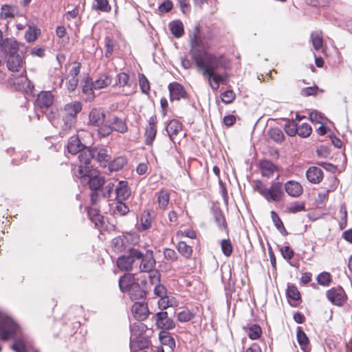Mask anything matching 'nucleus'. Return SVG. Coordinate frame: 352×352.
<instances>
[{"instance_id": "nucleus-1", "label": "nucleus", "mask_w": 352, "mask_h": 352, "mask_svg": "<svg viewBox=\"0 0 352 352\" xmlns=\"http://www.w3.org/2000/svg\"><path fill=\"white\" fill-rule=\"evenodd\" d=\"M28 47L14 38H3L0 30V56L4 58L8 70L19 72L23 67L25 55Z\"/></svg>"}, {"instance_id": "nucleus-2", "label": "nucleus", "mask_w": 352, "mask_h": 352, "mask_svg": "<svg viewBox=\"0 0 352 352\" xmlns=\"http://www.w3.org/2000/svg\"><path fill=\"white\" fill-rule=\"evenodd\" d=\"M195 58V63L196 65L202 69L203 74L209 76V74L217 72L219 68H224L225 63L223 56H215L212 54L206 52L200 58L194 55Z\"/></svg>"}, {"instance_id": "nucleus-3", "label": "nucleus", "mask_w": 352, "mask_h": 352, "mask_svg": "<svg viewBox=\"0 0 352 352\" xmlns=\"http://www.w3.org/2000/svg\"><path fill=\"white\" fill-rule=\"evenodd\" d=\"M256 190L268 202H278L284 197L283 183L280 182H272L267 188L262 182L258 181L256 184Z\"/></svg>"}, {"instance_id": "nucleus-4", "label": "nucleus", "mask_w": 352, "mask_h": 352, "mask_svg": "<svg viewBox=\"0 0 352 352\" xmlns=\"http://www.w3.org/2000/svg\"><path fill=\"white\" fill-rule=\"evenodd\" d=\"M141 251L135 248H130L125 254L120 256L117 260V266L122 271H131L133 266H138L141 258Z\"/></svg>"}, {"instance_id": "nucleus-5", "label": "nucleus", "mask_w": 352, "mask_h": 352, "mask_svg": "<svg viewBox=\"0 0 352 352\" xmlns=\"http://www.w3.org/2000/svg\"><path fill=\"white\" fill-rule=\"evenodd\" d=\"M19 325L0 310V337L3 340L13 338L19 329Z\"/></svg>"}, {"instance_id": "nucleus-6", "label": "nucleus", "mask_w": 352, "mask_h": 352, "mask_svg": "<svg viewBox=\"0 0 352 352\" xmlns=\"http://www.w3.org/2000/svg\"><path fill=\"white\" fill-rule=\"evenodd\" d=\"M97 151V148L87 146L78 153V160L80 165L78 172V176H83L91 172V163L94 160Z\"/></svg>"}, {"instance_id": "nucleus-7", "label": "nucleus", "mask_w": 352, "mask_h": 352, "mask_svg": "<svg viewBox=\"0 0 352 352\" xmlns=\"http://www.w3.org/2000/svg\"><path fill=\"white\" fill-rule=\"evenodd\" d=\"M10 80L16 91L27 94L33 93L34 89V84L23 73L21 74H12Z\"/></svg>"}, {"instance_id": "nucleus-8", "label": "nucleus", "mask_w": 352, "mask_h": 352, "mask_svg": "<svg viewBox=\"0 0 352 352\" xmlns=\"http://www.w3.org/2000/svg\"><path fill=\"white\" fill-rule=\"evenodd\" d=\"M153 317L155 319L157 328L161 329V331H168L175 327L174 320L168 317V312L166 311H159L156 313Z\"/></svg>"}, {"instance_id": "nucleus-9", "label": "nucleus", "mask_w": 352, "mask_h": 352, "mask_svg": "<svg viewBox=\"0 0 352 352\" xmlns=\"http://www.w3.org/2000/svg\"><path fill=\"white\" fill-rule=\"evenodd\" d=\"M141 258L138 263V266L140 272H151L155 267L156 261L154 258L153 252L151 250H147L146 253L144 254L141 252Z\"/></svg>"}, {"instance_id": "nucleus-10", "label": "nucleus", "mask_w": 352, "mask_h": 352, "mask_svg": "<svg viewBox=\"0 0 352 352\" xmlns=\"http://www.w3.org/2000/svg\"><path fill=\"white\" fill-rule=\"evenodd\" d=\"M327 299L333 305L342 306L346 300V295L341 287H333L326 292Z\"/></svg>"}, {"instance_id": "nucleus-11", "label": "nucleus", "mask_w": 352, "mask_h": 352, "mask_svg": "<svg viewBox=\"0 0 352 352\" xmlns=\"http://www.w3.org/2000/svg\"><path fill=\"white\" fill-rule=\"evenodd\" d=\"M146 284V280H142L140 283L137 282V283L128 292L127 294L132 301L136 302L138 300H145L146 292L144 287Z\"/></svg>"}, {"instance_id": "nucleus-12", "label": "nucleus", "mask_w": 352, "mask_h": 352, "mask_svg": "<svg viewBox=\"0 0 352 352\" xmlns=\"http://www.w3.org/2000/svg\"><path fill=\"white\" fill-rule=\"evenodd\" d=\"M82 182L86 183L91 190H102L104 184V178L100 175H92L90 173L80 176Z\"/></svg>"}, {"instance_id": "nucleus-13", "label": "nucleus", "mask_w": 352, "mask_h": 352, "mask_svg": "<svg viewBox=\"0 0 352 352\" xmlns=\"http://www.w3.org/2000/svg\"><path fill=\"white\" fill-rule=\"evenodd\" d=\"M168 89L170 94V100H179L186 99L188 96L184 86L177 82H170L168 85Z\"/></svg>"}, {"instance_id": "nucleus-14", "label": "nucleus", "mask_w": 352, "mask_h": 352, "mask_svg": "<svg viewBox=\"0 0 352 352\" xmlns=\"http://www.w3.org/2000/svg\"><path fill=\"white\" fill-rule=\"evenodd\" d=\"M196 32H194L193 36L190 40V56L192 59L195 61V58L194 55L195 54L197 57L200 58L206 52L200 49L202 47V41L201 38L197 36V32L199 30V27L196 26L195 28Z\"/></svg>"}, {"instance_id": "nucleus-15", "label": "nucleus", "mask_w": 352, "mask_h": 352, "mask_svg": "<svg viewBox=\"0 0 352 352\" xmlns=\"http://www.w3.org/2000/svg\"><path fill=\"white\" fill-rule=\"evenodd\" d=\"M131 311L134 317L138 321L146 320L150 314L147 304L144 302V300L135 302Z\"/></svg>"}, {"instance_id": "nucleus-16", "label": "nucleus", "mask_w": 352, "mask_h": 352, "mask_svg": "<svg viewBox=\"0 0 352 352\" xmlns=\"http://www.w3.org/2000/svg\"><path fill=\"white\" fill-rule=\"evenodd\" d=\"M137 282L135 274L131 273H125L119 278V288L122 293H128V292L137 283Z\"/></svg>"}, {"instance_id": "nucleus-17", "label": "nucleus", "mask_w": 352, "mask_h": 352, "mask_svg": "<svg viewBox=\"0 0 352 352\" xmlns=\"http://www.w3.org/2000/svg\"><path fill=\"white\" fill-rule=\"evenodd\" d=\"M54 102V96L51 91H41L37 95L36 99V105L41 109H48L52 107Z\"/></svg>"}, {"instance_id": "nucleus-18", "label": "nucleus", "mask_w": 352, "mask_h": 352, "mask_svg": "<svg viewBox=\"0 0 352 352\" xmlns=\"http://www.w3.org/2000/svg\"><path fill=\"white\" fill-rule=\"evenodd\" d=\"M105 120V113L102 109H93L89 114L88 124L99 127L103 124Z\"/></svg>"}, {"instance_id": "nucleus-19", "label": "nucleus", "mask_w": 352, "mask_h": 352, "mask_svg": "<svg viewBox=\"0 0 352 352\" xmlns=\"http://www.w3.org/2000/svg\"><path fill=\"white\" fill-rule=\"evenodd\" d=\"M151 340L148 338L138 335L130 341L131 352H137L138 350L146 349L149 346Z\"/></svg>"}, {"instance_id": "nucleus-20", "label": "nucleus", "mask_w": 352, "mask_h": 352, "mask_svg": "<svg viewBox=\"0 0 352 352\" xmlns=\"http://www.w3.org/2000/svg\"><path fill=\"white\" fill-rule=\"evenodd\" d=\"M285 190L288 195L292 197H298L303 192L301 184L294 180L287 181L284 185Z\"/></svg>"}, {"instance_id": "nucleus-21", "label": "nucleus", "mask_w": 352, "mask_h": 352, "mask_svg": "<svg viewBox=\"0 0 352 352\" xmlns=\"http://www.w3.org/2000/svg\"><path fill=\"white\" fill-rule=\"evenodd\" d=\"M86 146L82 143L78 135L70 137L67 142V148L68 153L76 155L85 148Z\"/></svg>"}, {"instance_id": "nucleus-22", "label": "nucleus", "mask_w": 352, "mask_h": 352, "mask_svg": "<svg viewBox=\"0 0 352 352\" xmlns=\"http://www.w3.org/2000/svg\"><path fill=\"white\" fill-rule=\"evenodd\" d=\"M115 191L117 201H125L131 195V190L128 186V182L124 180L118 182Z\"/></svg>"}, {"instance_id": "nucleus-23", "label": "nucleus", "mask_w": 352, "mask_h": 352, "mask_svg": "<svg viewBox=\"0 0 352 352\" xmlns=\"http://www.w3.org/2000/svg\"><path fill=\"white\" fill-rule=\"evenodd\" d=\"M213 216L219 229L228 233V225L223 211L218 207L212 208Z\"/></svg>"}, {"instance_id": "nucleus-24", "label": "nucleus", "mask_w": 352, "mask_h": 352, "mask_svg": "<svg viewBox=\"0 0 352 352\" xmlns=\"http://www.w3.org/2000/svg\"><path fill=\"white\" fill-rule=\"evenodd\" d=\"M307 179L312 184H319L323 178L322 170L316 166L309 168L306 172Z\"/></svg>"}, {"instance_id": "nucleus-25", "label": "nucleus", "mask_w": 352, "mask_h": 352, "mask_svg": "<svg viewBox=\"0 0 352 352\" xmlns=\"http://www.w3.org/2000/svg\"><path fill=\"white\" fill-rule=\"evenodd\" d=\"M182 123L175 119L171 120L166 126V131L170 140H173L174 136L177 135L178 133L182 131Z\"/></svg>"}, {"instance_id": "nucleus-26", "label": "nucleus", "mask_w": 352, "mask_h": 352, "mask_svg": "<svg viewBox=\"0 0 352 352\" xmlns=\"http://www.w3.org/2000/svg\"><path fill=\"white\" fill-rule=\"evenodd\" d=\"M260 169L263 177H270L277 170V166L270 160H263L260 162Z\"/></svg>"}, {"instance_id": "nucleus-27", "label": "nucleus", "mask_w": 352, "mask_h": 352, "mask_svg": "<svg viewBox=\"0 0 352 352\" xmlns=\"http://www.w3.org/2000/svg\"><path fill=\"white\" fill-rule=\"evenodd\" d=\"M159 340L162 344L168 346L170 351H173L175 348V341L169 331H161L159 333Z\"/></svg>"}, {"instance_id": "nucleus-28", "label": "nucleus", "mask_w": 352, "mask_h": 352, "mask_svg": "<svg viewBox=\"0 0 352 352\" xmlns=\"http://www.w3.org/2000/svg\"><path fill=\"white\" fill-rule=\"evenodd\" d=\"M82 110V104L80 102L67 103L65 105L64 114L68 116L77 118V114Z\"/></svg>"}, {"instance_id": "nucleus-29", "label": "nucleus", "mask_w": 352, "mask_h": 352, "mask_svg": "<svg viewBox=\"0 0 352 352\" xmlns=\"http://www.w3.org/2000/svg\"><path fill=\"white\" fill-rule=\"evenodd\" d=\"M94 160L97 161L100 164V166L105 167L107 163H109L111 156L108 154V151L106 148H97V151Z\"/></svg>"}, {"instance_id": "nucleus-30", "label": "nucleus", "mask_w": 352, "mask_h": 352, "mask_svg": "<svg viewBox=\"0 0 352 352\" xmlns=\"http://www.w3.org/2000/svg\"><path fill=\"white\" fill-rule=\"evenodd\" d=\"M127 238L124 235L118 236L111 241V247L115 252H121L125 249Z\"/></svg>"}, {"instance_id": "nucleus-31", "label": "nucleus", "mask_w": 352, "mask_h": 352, "mask_svg": "<svg viewBox=\"0 0 352 352\" xmlns=\"http://www.w3.org/2000/svg\"><path fill=\"white\" fill-rule=\"evenodd\" d=\"M110 123L113 125V131H116L120 133H124L127 131L128 127L124 121L116 116H113Z\"/></svg>"}, {"instance_id": "nucleus-32", "label": "nucleus", "mask_w": 352, "mask_h": 352, "mask_svg": "<svg viewBox=\"0 0 352 352\" xmlns=\"http://www.w3.org/2000/svg\"><path fill=\"white\" fill-rule=\"evenodd\" d=\"M169 25L170 32L175 38H180L184 34V25L181 21H173Z\"/></svg>"}, {"instance_id": "nucleus-33", "label": "nucleus", "mask_w": 352, "mask_h": 352, "mask_svg": "<svg viewBox=\"0 0 352 352\" xmlns=\"http://www.w3.org/2000/svg\"><path fill=\"white\" fill-rule=\"evenodd\" d=\"M82 92L87 95V100H91L94 98V86L92 78L87 76L85 80V84L82 85Z\"/></svg>"}, {"instance_id": "nucleus-34", "label": "nucleus", "mask_w": 352, "mask_h": 352, "mask_svg": "<svg viewBox=\"0 0 352 352\" xmlns=\"http://www.w3.org/2000/svg\"><path fill=\"white\" fill-rule=\"evenodd\" d=\"M271 218L274 223L276 228L283 234V236H287L288 234L287 231L286 230L283 221L280 219L278 214L274 210L271 211Z\"/></svg>"}, {"instance_id": "nucleus-35", "label": "nucleus", "mask_w": 352, "mask_h": 352, "mask_svg": "<svg viewBox=\"0 0 352 352\" xmlns=\"http://www.w3.org/2000/svg\"><path fill=\"white\" fill-rule=\"evenodd\" d=\"M127 163L126 157L120 156L109 163V169L111 172L121 170Z\"/></svg>"}, {"instance_id": "nucleus-36", "label": "nucleus", "mask_w": 352, "mask_h": 352, "mask_svg": "<svg viewBox=\"0 0 352 352\" xmlns=\"http://www.w3.org/2000/svg\"><path fill=\"white\" fill-rule=\"evenodd\" d=\"M267 133L270 138L276 143H282L285 139L283 131L278 127L270 128Z\"/></svg>"}, {"instance_id": "nucleus-37", "label": "nucleus", "mask_w": 352, "mask_h": 352, "mask_svg": "<svg viewBox=\"0 0 352 352\" xmlns=\"http://www.w3.org/2000/svg\"><path fill=\"white\" fill-rule=\"evenodd\" d=\"M112 82V78L109 76H102L95 81H93L94 89H100L108 87Z\"/></svg>"}, {"instance_id": "nucleus-38", "label": "nucleus", "mask_w": 352, "mask_h": 352, "mask_svg": "<svg viewBox=\"0 0 352 352\" xmlns=\"http://www.w3.org/2000/svg\"><path fill=\"white\" fill-rule=\"evenodd\" d=\"M311 40L314 48L319 50L322 47L323 39L322 32L319 30L314 31L311 34Z\"/></svg>"}, {"instance_id": "nucleus-39", "label": "nucleus", "mask_w": 352, "mask_h": 352, "mask_svg": "<svg viewBox=\"0 0 352 352\" xmlns=\"http://www.w3.org/2000/svg\"><path fill=\"white\" fill-rule=\"evenodd\" d=\"M170 201V195L166 190H161L157 197L158 206L161 209H166Z\"/></svg>"}, {"instance_id": "nucleus-40", "label": "nucleus", "mask_w": 352, "mask_h": 352, "mask_svg": "<svg viewBox=\"0 0 352 352\" xmlns=\"http://www.w3.org/2000/svg\"><path fill=\"white\" fill-rule=\"evenodd\" d=\"M178 252L185 258H189L192 254V248L184 241H179L177 245Z\"/></svg>"}, {"instance_id": "nucleus-41", "label": "nucleus", "mask_w": 352, "mask_h": 352, "mask_svg": "<svg viewBox=\"0 0 352 352\" xmlns=\"http://www.w3.org/2000/svg\"><path fill=\"white\" fill-rule=\"evenodd\" d=\"M16 12V8L10 5H3L1 8L2 19L13 18Z\"/></svg>"}, {"instance_id": "nucleus-42", "label": "nucleus", "mask_w": 352, "mask_h": 352, "mask_svg": "<svg viewBox=\"0 0 352 352\" xmlns=\"http://www.w3.org/2000/svg\"><path fill=\"white\" fill-rule=\"evenodd\" d=\"M286 295L289 299L294 301L300 299V294L297 287L293 284H288Z\"/></svg>"}, {"instance_id": "nucleus-43", "label": "nucleus", "mask_w": 352, "mask_h": 352, "mask_svg": "<svg viewBox=\"0 0 352 352\" xmlns=\"http://www.w3.org/2000/svg\"><path fill=\"white\" fill-rule=\"evenodd\" d=\"M157 129L156 127L146 126L144 136H145V144L148 146H151L156 137Z\"/></svg>"}, {"instance_id": "nucleus-44", "label": "nucleus", "mask_w": 352, "mask_h": 352, "mask_svg": "<svg viewBox=\"0 0 352 352\" xmlns=\"http://www.w3.org/2000/svg\"><path fill=\"white\" fill-rule=\"evenodd\" d=\"M296 337L298 342L301 346L302 349L305 351V347L309 343V338L300 327H298L297 328Z\"/></svg>"}, {"instance_id": "nucleus-45", "label": "nucleus", "mask_w": 352, "mask_h": 352, "mask_svg": "<svg viewBox=\"0 0 352 352\" xmlns=\"http://www.w3.org/2000/svg\"><path fill=\"white\" fill-rule=\"evenodd\" d=\"M116 85L120 87L124 86L131 87V83L129 82V76L124 72L118 74L116 76Z\"/></svg>"}, {"instance_id": "nucleus-46", "label": "nucleus", "mask_w": 352, "mask_h": 352, "mask_svg": "<svg viewBox=\"0 0 352 352\" xmlns=\"http://www.w3.org/2000/svg\"><path fill=\"white\" fill-rule=\"evenodd\" d=\"M142 230H146L151 226L152 218L148 211H144L140 218Z\"/></svg>"}, {"instance_id": "nucleus-47", "label": "nucleus", "mask_w": 352, "mask_h": 352, "mask_svg": "<svg viewBox=\"0 0 352 352\" xmlns=\"http://www.w3.org/2000/svg\"><path fill=\"white\" fill-rule=\"evenodd\" d=\"M92 8L102 12H109L111 10V6L107 0H96V3L93 4Z\"/></svg>"}, {"instance_id": "nucleus-48", "label": "nucleus", "mask_w": 352, "mask_h": 352, "mask_svg": "<svg viewBox=\"0 0 352 352\" xmlns=\"http://www.w3.org/2000/svg\"><path fill=\"white\" fill-rule=\"evenodd\" d=\"M139 78V85L141 89V91L143 94H148L150 91V83L148 80L147 78L143 74H140L138 75Z\"/></svg>"}, {"instance_id": "nucleus-49", "label": "nucleus", "mask_w": 352, "mask_h": 352, "mask_svg": "<svg viewBox=\"0 0 352 352\" xmlns=\"http://www.w3.org/2000/svg\"><path fill=\"white\" fill-rule=\"evenodd\" d=\"M331 280V274L327 272H321L317 276L318 283L324 287L329 286Z\"/></svg>"}, {"instance_id": "nucleus-50", "label": "nucleus", "mask_w": 352, "mask_h": 352, "mask_svg": "<svg viewBox=\"0 0 352 352\" xmlns=\"http://www.w3.org/2000/svg\"><path fill=\"white\" fill-rule=\"evenodd\" d=\"M262 333L261 327L258 324H252L249 327L248 336L251 340H257Z\"/></svg>"}, {"instance_id": "nucleus-51", "label": "nucleus", "mask_w": 352, "mask_h": 352, "mask_svg": "<svg viewBox=\"0 0 352 352\" xmlns=\"http://www.w3.org/2000/svg\"><path fill=\"white\" fill-rule=\"evenodd\" d=\"M221 248L223 254L226 256H230L233 251L232 243L229 239H223L221 241Z\"/></svg>"}, {"instance_id": "nucleus-52", "label": "nucleus", "mask_w": 352, "mask_h": 352, "mask_svg": "<svg viewBox=\"0 0 352 352\" xmlns=\"http://www.w3.org/2000/svg\"><path fill=\"white\" fill-rule=\"evenodd\" d=\"M312 129L310 124L302 123L298 126V135L302 138H307L311 133Z\"/></svg>"}, {"instance_id": "nucleus-53", "label": "nucleus", "mask_w": 352, "mask_h": 352, "mask_svg": "<svg viewBox=\"0 0 352 352\" xmlns=\"http://www.w3.org/2000/svg\"><path fill=\"white\" fill-rule=\"evenodd\" d=\"M175 302L174 298H170L168 296L160 298L158 300L159 308L162 310L166 309L169 307H173Z\"/></svg>"}, {"instance_id": "nucleus-54", "label": "nucleus", "mask_w": 352, "mask_h": 352, "mask_svg": "<svg viewBox=\"0 0 352 352\" xmlns=\"http://www.w3.org/2000/svg\"><path fill=\"white\" fill-rule=\"evenodd\" d=\"M91 203L93 206L96 205V204L100 201L101 198L107 197L106 192H103V190H91Z\"/></svg>"}, {"instance_id": "nucleus-55", "label": "nucleus", "mask_w": 352, "mask_h": 352, "mask_svg": "<svg viewBox=\"0 0 352 352\" xmlns=\"http://www.w3.org/2000/svg\"><path fill=\"white\" fill-rule=\"evenodd\" d=\"M39 30L36 28H32L30 27L25 32V38L28 43L34 42L36 41L39 35Z\"/></svg>"}, {"instance_id": "nucleus-56", "label": "nucleus", "mask_w": 352, "mask_h": 352, "mask_svg": "<svg viewBox=\"0 0 352 352\" xmlns=\"http://www.w3.org/2000/svg\"><path fill=\"white\" fill-rule=\"evenodd\" d=\"M63 127L65 131L71 129L74 127L77 122V118L73 116H63Z\"/></svg>"}, {"instance_id": "nucleus-57", "label": "nucleus", "mask_w": 352, "mask_h": 352, "mask_svg": "<svg viewBox=\"0 0 352 352\" xmlns=\"http://www.w3.org/2000/svg\"><path fill=\"white\" fill-rule=\"evenodd\" d=\"M285 133L291 137L298 135V124L295 122H292L285 124Z\"/></svg>"}, {"instance_id": "nucleus-58", "label": "nucleus", "mask_w": 352, "mask_h": 352, "mask_svg": "<svg viewBox=\"0 0 352 352\" xmlns=\"http://www.w3.org/2000/svg\"><path fill=\"white\" fill-rule=\"evenodd\" d=\"M194 316L189 310H184L178 313L177 319L181 322H186L193 319Z\"/></svg>"}, {"instance_id": "nucleus-59", "label": "nucleus", "mask_w": 352, "mask_h": 352, "mask_svg": "<svg viewBox=\"0 0 352 352\" xmlns=\"http://www.w3.org/2000/svg\"><path fill=\"white\" fill-rule=\"evenodd\" d=\"M288 210L291 213H296L305 210V205L303 202L295 201L292 203L288 208Z\"/></svg>"}, {"instance_id": "nucleus-60", "label": "nucleus", "mask_w": 352, "mask_h": 352, "mask_svg": "<svg viewBox=\"0 0 352 352\" xmlns=\"http://www.w3.org/2000/svg\"><path fill=\"white\" fill-rule=\"evenodd\" d=\"M164 258L170 262L176 261L178 258L177 252L170 248H164Z\"/></svg>"}, {"instance_id": "nucleus-61", "label": "nucleus", "mask_w": 352, "mask_h": 352, "mask_svg": "<svg viewBox=\"0 0 352 352\" xmlns=\"http://www.w3.org/2000/svg\"><path fill=\"white\" fill-rule=\"evenodd\" d=\"M235 98V94L232 90H227L221 94V100L225 104L231 103Z\"/></svg>"}, {"instance_id": "nucleus-62", "label": "nucleus", "mask_w": 352, "mask_h": 352, "mask_svg": "<svg viewBox=\"0 0 352 352\" xmlns=\"http://www.w3.org/2000/svg\"><path fill=\"white\" fill-rule=\"evenodd\" d=\"M147 329V327L140 322V321H138V322H134L133 324L130 325V330L132 333H133L135 331H139V335H142L146 332Z\"/></svg>"}, {"instance_id": "nucleus-63", "label": "nucleus", "mask_w": 352, "mask_h": 352, "mask_svg": "<svg viewBox=\"0 0 352 352\" xmlns=\"http://www.w3.org/2000/svg\"><path fill=\"white\" fill-rule=\"evenodd\" d=\"M173 8V2L170 0H165L158 6V10L160 13H167Z\"/></svg>"}, {"instance_id": "nucleus-64", "label": "nucleus", "mask_w": 352, "mask_h": 352, "mask_svg": "<svg viewBox=\"0 0 352 352\" xmlns=\"http://www.w3.org/2000/svg\"><path fill=\"white\" fill-rule=\"evenodd\" d=\"M12 348L16 352H26V346L24 342L20 339H16L14 341Z\"/></svg>"}]
</instances>
